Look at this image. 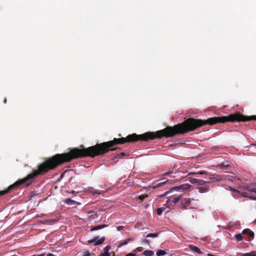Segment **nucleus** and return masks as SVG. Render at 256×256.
Wrapping results in <instances>:
<instances>
[{
  "instance_id": "f257e3e1",
  "label": "nucleus",
  "mask_w": 256,
  "mask_h": 256,
  "mask_svg": "<svg viewBox=\"0 0 256 256\" xmlns=\"http://www.w3.org/2000/svg\"><path fill=\"white\" fill-rule=\"evenodd\" d=\"M190 186H191L190 185L188 184H180L178 186H176L172 188L170 190L167 191L164 194L160 195V196L164 197V196H166V195H167L170 192H172L174 191L183 192L186 190H188L190 189Z\"/></svg>"
},
{
  "instance_id": "f03ea898",
  "label": "nucleus",
  "mask_w": 256,
  "mask_h": 256,
  "mask_svg": "<svg viewBox=\"0 0 256 256\" xmlns=\"http://www.w3.org/2000/svg\"><path fill=\"white\" fill-rule=\"evenodd\" d=\"M182 198L181 195H173L169 196L168 198L166 203L164 204V206H166L168 204L170 206H174Z\"/></svg>"
},
{
  "instance_id": "7ed1b4c3",
  "label": "nucleus",
  "mask_w": 256,
  "mask_h": 256,
  "mask_svg": "<svg viewBox=\"0 0 256 256\" xmlns=\"http://www.w3.org/2000/svg\"><path fill=\"white\" fill-rule=\"evenodd\" d=\"M26 180H27V177L24 178V179H22V180H20L16 182L14 184H12L10 186H9L8 188H6V190H2V191H0V196L6 194V193H8L9 192V190L11 188H14L16 186H18V185H20L22 184H24Z\"/></svg>"
},
{
  "instance_id": "20e7f679",
  "label": "nucleus",
  "mask_w": 256,
  "mask_h": 256,
  "mask_svg": "<svg viewBox=\"0 0 256 256\" xmlns=\"http://www.w3.org/2000/svg\"><path fill=\"white\" fill-rule=\"evenodd\" d=\"M208 183V182L204 180H202V182H199L200 186L197 188L200 193H205L209 190L210 186L206 184Z\"/></svg>"
},
{
  "instance_id": "39448f33",
  "label": "nucleus",
  "mask_w": 256,
  "mask_h": 256,
  "mask_svg": "<svg viewBox=\"0 0 256 256\" xmlns=\"http://www.w3.org/2000/svg\"><path fill=\"white\" fill-rule=\"evenodd\" d=\"M104 240H105L104 237H102L100 238H98V237H96L93 239L88 240V244H92V243L94 242V246H98V245L102 244L104 242Z\"/></svg>"
},
{
  "instance_id": "423d86ee",
  "label": "nucleus",
  "mask_w": 256,
  "mask_h": 256,
  "mask_svg": "<svg viewBox=\"0 0 256 256\" xmlns=\"http://www.w3.org/2000/svg\"><path fill=\"white\" fill-rule=\"evenodd\" d=\"M230 166V162L228 161H225L222 164H218L216 166V168L224 170H227Z\"/></svg>"
},
{
  "instance_id": "0eeeda50",
  "label": "nucleus",
  "mask_w": 256,
  "mask_h": 256,
  "mask_svg": "<svg viewBox=\"0 0 256 256\" xmlns=\"http://www.w3.org/2000/svg\"><path fill=\"white\" fill-rule=\"evenodd\" d=\"M192 200H194V198H185L182 200V204L185 208L191 207Z\"/></svg>"
},
{
  "instance_id": "6e6552de",
  "label": "nucleus",
  "mask_w": 256,
  "mask_h": 256,
  "mask_svg": "<svg viewBox=\"0 0 256 256\" xmlns=\"http://www.w3.org/2000/svg\"><path fill=\"white\" fill-rule=\"evenodd\" d=\"M168 182V180L166 178H163L157 181V184L154 186V188L161 187L164 184Z\"/></svg>"
},
{
  "instance_id": "1a4fd4ad",
  "label": "nucleus",
  "mask_w": 256,
  "mask_h": 256,
  "mask_svg": "<svg viewBox=\"0 0 256 256\" xmlns=\"http://www.w3.org/2000/svg\"><path fill=\"white\" fill-rule=\"evenodd\" d=\"M189 248L190 250L192 252H194L198 253V254H202V252H201L200 249L198 247H197L194 245L190 244L189 246Z\"/></svg>"
},
{
  "instance_id": "9d476101",
  "label": "nucleus",
  "mask_w": 256,
  "mask_h": 256,
  "mask_svg": "<svg viewBox=\"0 0 256 256\" xmlns=\"http://www.w3.org/2000/svg\"><path fill=\"white\" fill-rule=\"evenodd\" d=\"M110 249V246H107L104 248V252L101 254L99 256H110V254L108 252L109 250Z\"/></svg>"
},
{
  "instance_id": "9b49d317",
  "label": "nucleus",
  "mask_w": 256,
  "mask_h": 256,
  "mask_svg": "<svg viewBox=\"0 0 256 256\" xmlns=\"http://www.w3.org/2000/svg\"><path fill=\"white\" fill-rule=\"evenodd\" d=\"M107 226H108L107 224L98 225V226H94L90 228V230L91 232L94 231V230H98L102 229L103 228H106Z\"/></svg>"
},
{
  "instance_id": "f8f14e48",
  "label": "nucleus",
  "mask_w": 256,
  "mask_h": 256,
  "mask_svg": "<svg viewBox=\"0 0 256 256\" xmlns=\"http://www.w3.org/2000/svg\"><path fill=\"white\" fill-rule=\"evenodd\" d=\"M64 202L66 204L69 206H72L76 204V201L70 198H66Z\"/></svg>"
},
{
  "instance_id": "ddd939ff",
  "label": "nucleus",
  "mask_w": 256,
  "mask_h": 256,
  "mask_svg": "<svg viewBox=\"0 0 256 256\" xmlns=\"http://www.w3.org/2000/svg\"><path fill=\"white\" fill-rule=\"evenodd\" d=\"M170 206L168 204V206H164V204L163 206L160 208H158L157 209V214L158 215V216H160L162 212H164V210L166 208H170Z\"/></svg>"
},
{
  "instance_id": "4468645a",
  "label": "nucleus",
  "mask_w": 256,
  "mask_h": 256,
  "mask_svg": "<svg viewBox=\"0 0 256 256\" xmlns=\"http://www.w3.org/2000/svg\"><path fill=\"white\" fill-rule=\"evenodd\" d=\"M58 220L56 218H52V219H50L49 220H46L45 222H42V224H52L55 222H57Z\"/></svg>"
},
{
  "instance_id": "2eb2a0df",
  "label": "nucleus",
  "mask_w": 256,
  "mask_h": 256,
  "mask_svg": "<svg viewBox=\"0 0 256 256\" xmlns=\"http://www.w3.org/2000/svg\"><path fill=\"white\" fill-rule=\"evenodd\" d=\"M89 191H90V192L92 193L93 194H101L100 191H99L98 190H96V189L94 188H90Z\"/></svg>"
},
{
  "instance_id": "dca6fc26",
  "label": "nucleus",
  "mask_w": 256,
  "mask_h": 256,
  "mask_svg": "<svg viewBox=\"0 0 256 256\" xmlns=\"http://www.w3.org/2000/svg\"><path fill=\"white\" fill-rule=\"evenodd\" d=\"M158 236V232H154V233H150L148 234L146 237L148 238H155Z\"/></svg>"
},
{
  "instance_id": "f3484780",
  "label": "nucleus",
  "mask_w": 256,
  "mask_h": 256,
  "mask_svg": "<svg viewBox=\"0 0 256 256\" xmlns=\"http://www.w3.org/2000/svg\"><path fill=\"white\" fill-rule=\"evenodd\" d=\"M154 254V252L151 250H146L143 252V254L146 256H152Z\"/></svg>"
},
{
  "instance_id": "a211bd4d",
  "label": "nucleus",
  "mask_w": 256,
  "mask_h": 256,
  "mask_svg": "<svg viewBox=\"0 0 256 256\" xmlns=\"http://www.w3.org/2000/svg\"><path fill=\"white\" fill-rule=\"evenodd\" d=\"M156 254L157 256H162L166 254V252L164 250H159L156 252Z\"/></svg>"
},
{
  "instance_id": "6ab92c4d",
  "label": "nucleus",
  "mask_w": 256,
  "mask_h": 256,
  "mask_svg": "<svg viewBox=\"0 0 256 256\" xmlns=\"http://www.w3.org/2000/svg\"><path fill=\"white\" fill-rule=\"evenodd\" d=\"M235 192L237 193H240L241 194V195L244 196V197H245V198H248L249 196V192H240L238 190H236Z\"/></svg>"
},
{
  "instance_id": "aec40b11",
  "label": "nucleus",
  "mask_w": 256,
  "mask_h": 256,
  "mask_svg": "<svg viewBox=\"0 0 256 256\" xmlns=\"http://www.w3.org/2000/svg\"><path fill=\"white\" fill-rule=\"evenodd\" d=\"M190 182L193 184H199V182H202V180H198L196 178H192L190 180Z\"/></svg>"
},
{
  "instance_id": "412c9836",
  "label": "nucleus",
  "mask_w": 256,
  "mask_h": 256,
  "mask_svg": "<svg viewBox=\"0 0 256 256\" xmlns=\"http://www.w3.org/2000/svg\"><path fill=\"white\" fill-rule=\"evenodd\" d=\"M234 236L238 241L242 240L243 239L242 236L241 234H236Z\"/></svg>"
},
{
  "instance_id": "4be33fe9",
  "label": "nucleus",
  "mask_w": 256,
  "mask_h": 256,
  "mask_svg": "<svg viewBox=\"0 0 256 256\" xmlns=\"http://www.w3.org/2000/svg\"><path fill=\"white\" fill-rule=\"evenodd\" d=\"M210 179L212 180L213 181H220L222 180V178L220 176H217L216 177H211Z\"/></svg>"
},
{
  "instance_id": "5701e85b",
  "label": "nucleus",
  "mask_w": 256,
  "mask_h": 256,
  "mask_svg": "<svg viewBox=\"0 0 256 256\" xmlns=\"http://www.w3.org/2000/svg\"><path fill=\"white\" fill-rule=\"evenodd\" d=\"M245 189L248 190L250 192H254V193H256V188H252L249 186H246Z\"/></svg>"
},
{
  "instance_id": "b1692460",
  "label": "nucleus",
  "mask_w": 256,
  "mask_h": 256,
  "mask_svg": "<svg viewBox=\"0 0 256 256\" xmlns=\"http://www.w3.org/2000/svg\"><path fill=\"white\" fill-rule=\"evenodd\" d=\"M241 256H256V254L252 252H248L242 254Z\"/></svg>"
},
{
  "instance_id": "393cba45",
  "label": "nucleus",
  "mask_w": 256,
  "mask_h": 256,
  "mask_svg": "<svg viewBox=\"0 0 256 256\" xmlns=\"http://www.w3.org/2000/svg\"><path fill=\"white\" fill-rule=\"evenodd\" d=\"M136 256V250H133V252H130L128 254H126L125 256Z\"/></svg>"
},
{
  "instance_id": "a878e982",
  "label": "nucleus",
  "mask_w": 256,
  "mask_h": 256,
  "mask_svg": "<svg viewBox=\"0 0 256 256\" xmlns=\"http://www.w3.org/2000/svg\"><path fill=\"white\" fill-rule=\"evenodd\" d=\"M248 234V236L250 238H254V232L250 230Z\"/></svg>"
},
{
  "instance_id": "bb28decb",
  "label": "nucleus",
  "mask_w": 256,
  "mask_h": 256,
  "mask_svg": "<svg viewBox=\"0 0 256 256\" xmlns=\"http://www.w3.org/2000/svg\"><path fill=\"white\" fill-rule=\"evenodd\" d=\"M130 240H124V242H122L120 244V246H124V245H126L127 244L128 242H129Z\"/></svg>"
},
{
  "instance_id": "cd10ccee",
  "label": "nucleus",
  "mask_w": 256,
  "mask_h": 256,
  "mask_svg": "<svg viewBox=\"0 0 256 256\" xmlns=\"http://www.w3.org/2000/svg\"><path fill=\"white\" fill-rule=\"evenodd\" d=\"M250 229H244L242 230V233L244 234H248Z\"/></svg>"
},
{
  "instance_id": "c85d7f7f",
  "label": "nucleus",
  "mask_w": 256,
  "mask_h": 256,
  "mask_svg": "<svg viewBox=\"0 0 256 256\" xmlns=\"http://www.w3.org/2000/svg\"><path fill=\"white\" fill-rule=\"evenodd\" d=\"M248 198L249 199H250V200H256V197L254 196H252L249 195V196H248Z\"/></svg>"
},
{
  "instance_id": "c756f323",
  "label": "nucleus",
  "mask_w": 256,
  "mask_h": 256,
  "mask_svg": "<svg viewBox=\"0 0 256 256\" xmlns=\"http://www.w3.org/2000/svg\"><path fill=\"white\" fill-rule=\"evenodd\" d=\"M123 228H124V226H118L116 227V230H118V231H120V230H122V229H123Z\"/></svg>"
},
{
  "instance_id": "7c9ffc66",
  "label": "nucleus",
  "mask_w": 256,
  "mask_h": 256,
  "mask_svg": "<svg viewBox=\"0 0 256 256\" xmlns=\"http://www.w3.org/2000/svg\"><path fill=\"white\" fill-rule=\"evenodd\" d=\"M146 196H145L144 195H142V196H139V199L140 200H142L144 199V198L146 197Z\"/></svg>"
},
{
  "instance_id": "2f4dec72",
  "label": "nucleus",
  "mask_w": 256,
  "mask_h": 256,
  "mask_svg": "<svg viewBox=\"0 0 256 256\" xmlns=\"http://www.w3.org/2000/svg\"><path fill=\"white\" fill-rule=\"evenodd\" d=\"M82 256H90V254L89 252H87L85 254H84Z\"/></svg>"
},
{
  "instance_id": "473e14b6",
  "label": "nucleus",
  "mask_w": 256,
  "mask_h": 256,
  "mask_svg": "<svg viewBox=\"0 0 256 256\" xmlns=\"http://www.w3.org/2000/svg\"><path fill=\"white\" fill-rule=\"evenodd\" d=\"M172 174H173V172H168L166 173V174H164V175H166V176H168V175L170 176V175H171Z\"/></svg>"
},
{
  "instance_id": "72a5a7b5",
  "label": "nucleus",
  "mask_w": 256,
  "mask_h": 256,
  "mask_svg": "<svg viewBox=\"0 0 256 256\" xmlns=\"http://www.w3.org/2000/svg\"><path fill=\"white\" fill-rule=\"evenodd\" d=\"M206 173L205 172L203 171V172H198V174H204Z\"/></svg>"
},
{
  "instance_id": "f704fd0d",
  "label": "nucleus",
  "mask_w": 256,
  "mask_h": 256,
  "mask_svg": "<svg viewBox=\"0 0 256 256\" xmlns=\"http://www.w3.org/2000/svg\"><path fill=\"white\" fill-rule=\"evenodd\" d=\"M46 256H55L54 254L51 253H48L46 254Z\"/></svg>"
},
{
  "instance_id": "c9c22d12",
  "label": "nucleus",
  "mask_w": 256,
  "mask_h": 256,
  "mask_svg": "<svg viewBox=\"0 0 256 256\" xmlns=\"http://www.w3.org/2000/svg\"><path fill=\"white\" fill-rule=\"evenodd\" d=\"M144 242H146V244H148V243H149V241H148V240H144Z\"/></svg>"
},
{
  "instance_id": "e433bc0d",
  "label": "nucleus",
  "mask_w": 256,
  "mask_h": 256,
  "mask_svg": "<svg viewBox=\"0 0 256 256\" xmlns=\"http://www.w3.org/2000/svg\"><path fill=\"white\" fill-rule=\"evenodd\" d=\"M37 256H45L44 254H40L38 255Z\"/></svg>"
},
{
  "instance_id": "4c0bfd02",
  "label": "nucleus",
  "mask_w": 256,
  "mask_h": 256,
  "mask_svg": "<svg viewBox=\"0 0 256 256\" xmlns=\"http://www.w3.org/2000/svg\"><path fill=\"white\" fill-rule=\"evenodd\" d=\"M208 256H215L211 254H208Z\"/></svg>"
},
{
  "instance_id": "58836bf2",
  "label": "nucleus",
  "mask_w": 256,
  "mask_h": 256,
  "mask_svg": "<svg viewBox=\"0 0 256 256\" xmlns=\"http://www.w3.org/2000/svg\"><path fill=\"white\" fill-rule=\"evenodd\" d=\"M6 100H4V102H6Z\"/></svg>"
},
{
  "instance_id": "ea45409f",
  "label": "nucleus",
  "mask_w": 256,
  "mask_h": 256,
  "mask_svg": "<svg viewBox=\"0 0 256 256\" xmlns=\"http://www.w3.org/2000/svg\"><path fill=\"white\" fill-rule=\"evenodd\" d=\"M254 145L256 146V142L254 144Z\"/></svg>"
}]
</instances>
